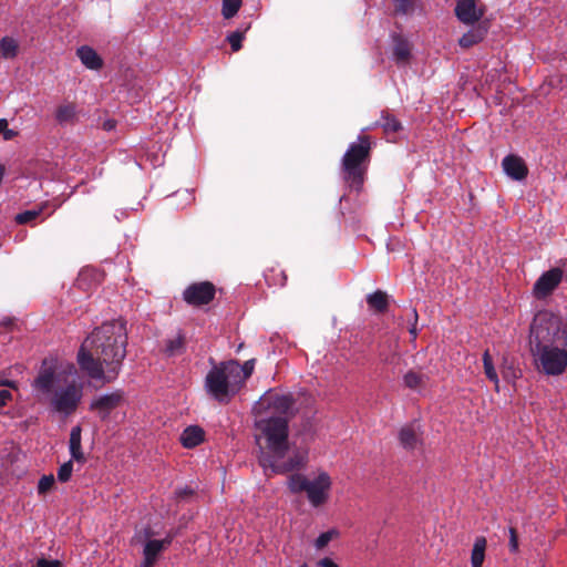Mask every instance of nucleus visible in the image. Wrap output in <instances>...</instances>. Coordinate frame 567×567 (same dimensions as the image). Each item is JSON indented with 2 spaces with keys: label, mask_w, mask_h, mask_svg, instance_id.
I'll return each mask as SVG.
<instances>
[{
  "label": "nucleus",
  "mask_w": 567,
  "mask_h": 567,
  "mask_svg": "<svg viewBox=\"0 0 567 567\" xmlns=\"http://www.w3.org/2000/svg\"><path fill=\"white\" fill-rule=\"evenodd\" d=\"M127 332L125 322L113 320L102 323L82 343L78 363L91 379L111 382L120 373L126 357Z\"/></svg>",
  "instance_id": "f257e3e1"
},
{
  "label": "nucleus",
  "mask_w": 567,
  "mask_h": 567,
  "mask_svg": "<svg viewBox=\"0 0 567 567\" xmlns=\"http://www.w3.org/2000/svg\"><path fill=\"white\" fill-rule=\"evenodd\" d=\"M289 417L268 416L256 421L259 431L257 440H264L260 445L259 464L267 476L289 474L306 467L308 456L306 452H289Z\"/></svg>",
  "instance_id": "f03ea898"
},
{
  "label": "nucleus",
  "mask_w": 567,
  "mask_h": 567,
  "mask_svg": "<svg viewBox=\"0 0 567 567\" xmlns=\"http://www.w3.org/2000/svg\"><path fill=\"white\" fill-rule=\"evenodd\" d=\"M371 138L369 135L361 134L357 143H351L346 151L341 169L343 179L355 190H360L364 184L368 166L371 158Z\"/></svg>",
  "instance_id": "7ed1b4c3"
},
{
  "label": "nucleus",
  "mask_w": 567,
  "mask_h": 567,
  "mask_svg": "<svg viewBox=\"0 0 567 567\" xmlns=\"http://www.w3.org/2000/svg\"><path fill=\"white\" fill-rule=\"evenodd\" d=\"M530 347H567V324L563 318L549 311H539L530 326Z\"/></svg>",
  "instance_id": "20e7f679"
},
{
  "label": "nucleus",
  "mask_w": 567,
  "mask_h": 567,
  "mask_svg": "<svg viewBox=\"0 0 567 567\" xmlns=\"http://www.w3.org/2000/svg\"><path fill=\"white\" fill-rule=\"evenodd\" d=\"M536 368L546 375H560L567 368V346L530 347Z\"/></svg>",
  "instance_id": "39448f33"
},
{
  "label": "nucleus",
  "mask_w": 567,
  "mask_h": 567,
  "mask_svg": "<svg viewBox=\"0 0 567 567\" xmlns=\"http://www.w3.org/2000/svg\"><path fill=\"white\" fill-rule=\"evenodd\" d=\"M82 398V390L75 384H69L66 388L56 391L51 399V405L54 411L71 415L79 406Z\"/></svg>",
  "instance_id": "423d86ee"
},
{
  "label": "nucleus",
  "mask_w": 567,
  "mask_h": 567,
  "mask_svg": "<svg viewBox=\"0 0 567 567\" xmlns=\"http://www.w3.org/2000/svg\"><path fill=\"white\" fill-rule=\"evenodd\" d=\"M216 287L210 281L193 282L183 291L184 301L192 307H203L215 299Z\"/></svg>",
  "instance_id": "0eeeda50"
},
{
  "label": "nucleus",
  "mask_w": 567,
  "mask_h": 567,
  "mask_svg": "<svg viewBox=\"0 0 567 567\" xmlns=\"http://www.w3.org/2000/svg\"><path fill=\"white\" fill-rule=\"evenodd\" d=\"M205 386L207 392L219 402H223L231 393V389L220 365L214 367L207 373Z\"/></svg>",
  "instance_id": "6e6552de"
},
{
  "label": "nucleus",
  "mask_w": 567,
  "mask_h": 567,
  "mask_svg": "<svg viewBox=\"0 0 567 567\" xmlns=\"http://www.w3.org/2000/svg\"><path fill=\"white\" fill-rule=\"evenodd\" d=\"M331 487V478L326 472H321L313 481H310L306 493L309 503L313 507L323 505L329 497V491Z\"/></svg>",
  "instance_id": "1a4fd4ad"
},
{
  "label": "nucleus",
  "mask_w": 567,
  "mask_h": 567,
  "mask_svg": "<svg viewBox=\"0 0 567 567\" xmlns=\"http://www.w3.org/2000/svg\"><path fill=\"white\" fill-rule=\"evenodd\" d=\"M295 404L291 394H279L276 392H267L260 398L259 405L278 414L277 416H286L290 414Z\"/></svg>",
  "instance_id": "9d476101"
},
{
  "label": "nucleus",
  "mask_w": 567,
  "mask_h": 567,
  "mask_svg": "<svg viewBox=\"0 0 567 567\" xmlns=\"http://www.w3.org/2000/svg\"><path fill=\"white\" fill-rule=\"evenodd\" d=\"M124 401L122 391L116 390L112 393L96 396L90 403V410L99 414L101 420H106L112 411L117 409Z\"/></svg>",
  "instance_id": "9b49d317"
},
{
  "label": "nucleus",
  "mask_w": 567,
  "mask_h": 567,
  "mask_svg": "<svg viewBox=\"0 0 567 567\" xmlns=\"http://www.w3.org/2000/svg\"><path fill=\"white\" fill-rule=\"evenodd\" d=\"M454 12L462 23L473 25L483 18L485 8L478 7V0H457Z\"/></svg>",
  "instance_id": "f8f14e48"
},
{
  "label": "nucleus",
  "mask_w": 567,
  "mask_h": 567,
  "mask_svg": "<svg viewBox=\"0 0 567 567\" xmlns=\"http://www.w3.org/2000/svg\"><path fill=\"white\" fill-rule=\"evenodd\" d=\"M563 278V271L559 268H553L544 272L534 285V295L542 299L550 295L559 285Z\"/></svg>",
  "instance_id": "ddd939ff"
},
{
  "label": "nucleus",
  "mask_w": 567,
  "mask_h": 567,
  "mask_svg": "<svg viewBox=\"0 0 567 567\" xmlns=\"http://www.w3.org/2000/svg\"><path fill=\"white\" fill-rule=\"evenodd\" d=\"M504 172L514 181H522L528 174L525 162L517 155L509 154L502 161Z\"/></svg>",
  "instance_id": "4468645a"
},
{
  "label": "nucleus",
  "mask_w": 567,
  "mask_h": 567,
  "mask_svg": "<svg viewBox=\"0 0 567 567\" xmlns=\"http://www.w3.org/2000/svg\"><path fill=\"white\" fill-rule=\"evenodd\" d=\"M55 380V370L53 367L48 365L44 360L42 367L38 373V377L33 381V386L35 390L42 393H50L53 389Z\"/></svg>",
  "instance_id": "2eb2a0df"
},
{
  "label": "nucleus",
  "mask_w": 567,
  "mask_h": 567,
  "mask_svg": "<svg viewBox=\"0 0 567 567\" xmlns=\"http://www.w3.org/2000/svg\"><path fill=\"white\" fill-rule=\"evenodd\" d=\"M225 373L227 382L234 394L237 389L246 381L243 377V369L237 361L230 360L219 364Z\"/></svg>",
  "instance_id": "dca6fc26"
},
{
  "label": "nucleus",
  "mask_w": 567,
  "mask_h": 567,
  "mask_svg": "<svg viewBox=\"0 0 567 567\" xmlns=\"http://www.w3.org/2000/svg\"><path fill=\"white\" fill-rule=\"evenodd\" d=\"M392 54L398 64H406L411 58V43L402 34L392 35Z\"/></svg>",
  "instance_id": "f3484780"
},
{
  "label": "nucleus",
  "mask_w": 567,
  "mask_h": 567,
  "mask_svg": "<svg viewBox=\"0 0 567 567\" xmlns=\"http://www.w3.org/2000/svg\"><path fill=\"white\" fill-rule=\"evenodd\" d=\"M488 32V25L486 22L474 25L471 30L462 35L458 40V44L463 49H470L475 44L482 42Z\"/></svg>",
  "instance_id": "a211bd4d"
},
{
  "label": "nucleus",
  "mask_w": 567,
  "mask_h": 567,
  "mask_svg": "<svg viewBox=\"0 0 567 567\" xmlns=\"http://www.w3.org/2000/svg\"><path fill=\"white\" fill-rule=\"evenodd\" d=\"M399 441L403 449L414 450L421 441L419 426L415 423H409L401 427Z\"/></svg>",
  "instance_id": "6ab92c4d"
},
{
  "label": "nucleus",
  "mask_w": 567,
  "mask_h": 567,
  "mask_svg": "<svg viewBox=\"0 0 567 567\" xmlns=\"http://www.w3.org/2000/svg\"><path fill=\"white\" fill-rule=\"evenodd\" d=\"M205 431L198 425L187 426L181 434L179 441L185 449H194L204 442Z\"/></svg>",
  "instance_id": "aec40b11"
},
{
  "label": "nucleus",
  "mask_w": 567,
  "mask_h": 567,
  "mask_svg": "<svg viewBox=\"0 0 567 567\" xmlns=\"http://www.w3.org/2000/svg\"><path fill=\"white\" fill-rule=\"evenodd\" d=\"M76 55L82 64L90 70H100L103 66L102 58L94 49L89 45H82L76 50Z\"/></svg>",
  "instance_id": "412c9836"
},
{
  "label": "nucleus",
  "mask_w": 567,
  "mask_h": 567,
  "mask_svg": "<svg viewBox=\"0 0 567 567\" xmlns=\"http://www.w3.org/2000/svg\"><path fill=\"white\" fill-rule=\"evenodd\" d=\"M164 550L162 543L158 539L148 540L143 549L144 560L141 567H153L157 560L158 555Z\"/></svg>",
  "instance_id": "4be33fe9"
},
{
  "label": "nucleus",
  "mask_w": 567,
  "mask_h": 567,
  "mask_svg": "<svg viewBox=\"0 0 567 567\" xmlns=\"http://www.w3.org/2000/svg\"><path fill=\"white\" fill-rule=\"evenodd\" d=\"M367 303L375 313H384L389 308V295L385 291L377 290L367 296Z\"/></svg>",
  "instance_id": "5701e85b"
},
{
  "label": "nucleus",
  "mask_w": 567,
  "mask_h": 567,
  "mask_svg": "<svg viewBox=\"0 0 567 567\" xmlns=\"http://www.w3.org/2000/svg\"><path fill=\"white\" fill-rule=\"evenodd\" d=\"M429 378L417 371L409 370L403 375V383L406 388L410 390L421 392L423 389H425Z\"/></svg>",
  "instance_id": "b1692460"
},
{
  "label": "nucleus",
  "mask_w": 567,
  "mask_h": 567,
  "mask_svg": "<svg viewBox=\"0 0 567 567\" xmlns=\"http://www.w3.org/2000/svg\"><path fill=\"white\" fill-rule=\"evenodd\" d=\"M78 110L74 103H65L58 106L55 111V120L59 124L64 125L76 121Z\"/></svg>",
  "instance_id": "393cba45"
},
{
  "label": "nucleus",
  "mask_w": 567,
  "mask_h": 567,
  "mask_svg": "<svg viewBox=\"0 0 567 567\" xmlns=\"http://www.w3.org/2000/svg\"><path fill=\"white\" fill-rule=\"evenodd\" d=\"M487 542L484 536L475 538L473 549L471 553V565L472 567H482L485 558V550Z\"/></svg>",
  "instance_id": "a878e982"
},
{
  "label": "nucleus",
  "mask_w": 567,
  "mask_h": 567,
  "mask_svg": "<svg viewBox=\"0 0 567 567\" xmlns=\"http://www.w3.org/2000/svg\"><path fill=\"white\" fill-rule=\"evenodd\" d=\"M378 124L383 128L384 133L390 136L399 133L403 126L402 123L388 111H383Z\"/></svg>",
  "instance_id": "bb28decb"
},
{
  "label": "nucleus",
  "mask_w": 567,
  "mask_h": 567,
  "mask_svg": "<svg viewBox=\"0 0 567 567\" xmlns=\"http://www.w3.org/2000/svg\"><path fill=\"white\" fill-rule=\"evenodd\" d=\"M70 453L72 458L78 462H84L85 457L81 447V427L74 426L70 433Z\"/></svg>",
  "instance_id": "cd10ccee"
},
{
  "label": "nucleus",
  "mask_w": 567,
  "mask_h": 567,
  "mask_svg": "<svg viewBox=\"0 0 567 567\" xmlns=\"http://www.w3.org/2000/svg\"><path fill=\"white\" fill-rule=\"evenodd\" d=\"M19 53V43L12 37H3L0 39V60L14 59Z\"/></svg>",
  "instance_id": "c85d7f7f"
},
{
  "label": "nucleus",
  "mask_w": 567,
  "mask_h": 567,
  "mask_svg": "<svg viewBox=\"0 0 567 567\" xmlns=\"http://www.w3.org/2000/svg\"><path fill=\"white\" fill-rule=\"evenodd\" d=\"M185 348V336L179 332L176 337L166 340L164 352L168 357H175L184 353Z\"/></svg>",
  "instance_id": "c756f323"
},
{
  "label": "nucleus",
  "mask_w": 567,
  "mask_h": 567,
  "mask_svg": "<svg viewBox=\"0 0 567 567\" xmlns=\"http://www.w3.org/2000/svg\"><path fill=\"white\" fill-rule=\"evenodd\" d=\"M290 473L291 474L289 475V477L287 480V486H288L289 491L292 494H299L301 492H306L307 486L310 481L302 474H298V473H293V472H290Z\"/></svg>",
  "instance_id": "7c9ffc66"
},
{
  "label": "nucleus",
  "mask_w": 567,
  "mask_h": 567,
  "mask_svg": "<svg viewBox=\"0 0 567 567\" xmlns=\"http://www.w3.org/2000/svg\"><path fill=\"white\" fill-rule=\"evenodd\" d=\"M483 367H484V373L486 378L495 384V390H499V380L497 372L494 368L492 355L489 354V351L486 350L483 353Z\"/></svg>",
  "instance_id": "2f4dec72"
},
{
  "label": "nucleus",
  "mask_w": 567,
  "mask_h": 567,
  "mask_svg": "<svg viewBox=\"0 0 567 567\" xmlns=\"http://www.w3.org/2000/svg\"><path fill=\"white\" fill-rule=\"evenodd\" d=\"M250 24L248 23L244 29H238L227 35V41L230 44L233 52H238L241 49V42L245 38V33L249 30Z\"/></svg>",
  "instance_id": "473e14b6"
},
{
  "label": "nucleus",
  "mask_w": 567,
  "mask_h": 567,
  "mask_svg": "<svg viewBox=\"0 0 567 567\" xmlns=\"http://www.w3.org/2000/svg\"><path fill=\"white\" fill-rule=\"evenodd\" d=\"M243 0H223L221 14L225 19L234 18L241 7Z\"/></svg>",
  "instance_id": "72a5a7b5"
},
{
  "label": "nucleus",
  "mask_w": 567,
  "mask_h": 567,
  "mask_svg": "<svg viewBox=\"0 0 567 567\" xmlns=\"http://www.w3.org/2000/svg\"><path fill=\"white\" fill-rule=\"evenodd\" d=\"M395 1V14L408 16L412 14L416 7V0H394Z\"/></svg>",
  "instance_id": "f704fd0d"
},
{
  "label": "nucleus",
  "mask_w": 567,
  "mask_h": 567,
  "mask_svg": "<svg viewBox=\"0 0 567 567\" xmlns=\"http://www.w3.org/2000/svg\"><path fill=\"white\" fill-rule=\"evenodd\" d=\"M40 214L41 209H30L18 214L14 219L18 224L24 225L38 218Z\"/></svg>",
  "instance_id": "c9c22d12"
},
{
  "label": "nucleus",
  "mask_w": 567,
  "mask_h": 567,
  "mask_svg": "<svg viewBox=\"0 0 567 567\" xmlns=\"http://www.w3.org/2000/svg\"><path fill=\"white\" fill-rule=\"evenodd\" d=\"M338 535L339 533L336 529H330L328 532L321 533L316 539L315 545L318 549H322L329 544V542H331Z\"/></svg>",
  "instance_id": "e433bc0d"
},
{
  "label": "nucleus",
  "mask_w": 567,
  "mask_h": 567,
  "mask_svg": "<svg viewBox=\"0 0 567 567\" xmlns=\"http://www.w3.org/2000/svg\"><path fill=\"white\" fill-rule=\"evenodd\" d=\"M299 433L313 440L316 435V425L312 417H307L302 421Z\"/></svg>",
  "instance_id": "4c0bfd02"
},
{
  "label": "nucleus",
  "mask_w": 567,
  "mask_h": 567,
  "mask_svg": "<svg viewBox=\"0 0 567 567\" xmlns=\"http://www.w3.org/2000/svg\"><path fill=\"white\" fill-rule=\"evenodd\" d=\"M54 476L52 474L50 475H43L38 483V493L40 495H43L48 493L54 485Z\"/></svg>",
  "instance_id": "58836bf2"
},
{
  "label": "nucleus",
  "mask_w": 567,
  "mask_h": 567,
  "mask_svg": "<svg viewBox=\"0 0 567 567\" xmlns=\"http://www.w3.org/2000/svg\"><path fill=\"white\" fill-rule=\"evenodd\" d=\"M73 471L72 461L65 462L58 470V480L62 483H65L70 480Z\"/></svg>",
  "instance_id": "ea45409f"
},
{
  "label": "nucleus",
  "mask_w": 567,
  "mask_h": 567,
  "mask_svg": "<svg viewBox=\"0 0 567 567\" xmlns=\"http://www.w3.org/2000/svg\"><path fill=\"white\" fill-rule=\"evenodd\" d=\"M509 550L516 553L518 550V534L515 527H509Z\"/></svg>",
  "instance_id": "a19ab883"
},
{
  "label": "nucleus",
  "mask_w": 567,
  "mask_h": 567,
  "mask_svg": "<svg viewBox=\"0 0 567 567\" xmlns=\"http://www.w3.org/2000/svg\"><path fill=\"white\" fill-rule=\"evenodd\" d=\"M195 491L192 487L185 486L175 491V495L178 499L185 501L194 496Z\"/></svg>",
  "instance_id": "79ce46f5"
},
{
  "label": "nucleus",
  "mask_w": 567,
  "mask_h": 567,
  "mask_svg": "<svg viewBox=\"0 0 567 567\" xmlns=\"http://www.w3.org/2000/svg\"><path fill=\"white\" fill-rule=\"evenodd\" d=\"M240 367L243 369V377L247 380L254 372L255 360H247L243 365L240 364Z\"/></svg>",
  "instance_id": "37998d69"
},
{
  "label": "nucleus",
  "mask_w": 567,
  "mask_h": 567,
  "mask_svg": "<svg viewBox=\"0 0 567 567\" xmlns=\"http://www.w3.org/2000/svg\"><path fill=\"white\" fill-rule=\"evenodd\" d=\"M37 567H62V563L58 559L40 558L37 561Z\"/></svg>",
  "instance_id": "c03bdc74"
},
{
  "label": "nucleus",
  "mask_w": 567,
  "mask_h": 567,
  "mask_svg": "<svg viewBox=\"0 0 567 567\" xmlns=\"http://www.w3.org/2000/svg\"><path fill=\"white\" fill-rule=\"evenodd\" d=\"M417 320H419L417 311H416V309H412V322H411L409 332L413 339H416V337H417V328H416Z\"/></svg>",
  "instance_id": "a18cd8bd"
},
{
  "label": "nucleus",
  "mask_w": 567,
  "mask_h": 567,
  "mask_svg": "<svg viewBox=\"0 0 567 567\" xmlns=\"http://www.w3.org/2000/svg\"><path fill=\"white\" fill-rule=\"evenodd\" d=\"M12 400V393L9 390H0V408L6 406Z\"/></svg>",
  "instance_id": "49530a36"
},
{
  "label": "nucleus",
  "mask_w": 567,
  "mask_h": 567,
  "mask_svg": "<svg viewBox=\"0 0 567 567\" xmlns=\"http://www.w3.org/2000/svg\"><path fill=\"white\" fill-rule=\"evenodd\" d=\"M321 567H339L331 558L324 557L318 561Z\"/></svg>",
  "instance_id": "de8ad7c7"
},
{
  "label": "nucleus",
  "mask_w": 567,
  "mask_h": 567,
  "mask_svg": "<svg viewBox=\"0 0 567 567\" xmlns=\"http://www.w3.org/2000/svg\"><path fill=\"white\" fill-rule=\"evenodd\" d=\"M2 135H3V140L11 141V140H13L18 135V132L7 127L3 131Z\"/></svg>",
  "instance_id": "09e8293b"
},
{
  "label": "nucleus",
  "mask_w": 567,
  "mask_h": 567,
  "mask_svg": "<svg viewBox=\"0 0 567 567\" xmlns=\"http://www.w3.org/2000/svg\"><path fill=\"white\" fill-rule=\"evenodd\" d=\"M173 539H174V535L169 533L166 535L165 538H163L158 542L162 543V547L165 549L172 544Z\"/></svg>",
  "instance_id": "8fccbe9b"
},
{
  "label": "nucleus",
  "mask_w": 567,
  "mask_h": 567,
  "mask_svg": "<svg viewBox=\"0 0 567 567\" xmlns=\"http://www.w3.org/2000/svg\"><path fill=\"white\" fill-rule=\"evenodd\" d=\"M0 386L16 388V382L11 380L0 379Z\"/></svg>",
  "instance_id": "3c124183"
},
{
  "label": "nucleus",
  "mask_w": 567,
  "mask_h": 567,
  "mask_svg": "<svg viewBox=\"0 0 567 567\" xmlns=\"http://www.w3.org/2000/svg\"><path fill=\"white\" fill-rule=\"evenodd\" d=\"M114 127H115V121L107 120L103 123V128L106 131H111Z\"/></svg>",
  "instance_id": "603ef678"
},
{
  "label": "nucleus",
  "mask_w": 567,
  "mask_h": 567,
  "mask_svg": "<svg viewBox=\"0 0 567 567\" xmlns=\"http://www.w3.org/2000/svg\"><path fill=\"white\" fill-rule=\"evenodd\" d=\"M8 126V121L6 118H0V134L3 133V131L7 128Z\"/></svg>",
  "instance_id": "864d4df0"
},
{
  "label": "nucleus",
  "mask_w": 567,
  "mask_h": 567,
  "mask_svg": "<svg viewBox=\"0 0 567 567\" xmlns=\"http://www.w3.org/2000/svg\"><path fill=\"white\" fill-rule=\"evenodd\" d=\"M11 324H13V321L10 318L4 319L3 321H1V326H3V327H10Z\"/></svg>",
  "instance_id": "5fc2aeb1"
},
{
  "label": "nucleus",
  "mask_w": 567,
  "mask_h": 567,
  "mask_svg": "<svg viewBox=\"0 0 567 567\" xmlns=\"http://www.w3.org/2000/svg\"><path fill=\"white\" fill-rule=\"evenodd\" d=\"M393 358H394V355H392L391 358L385 357V358H383V360H384L385 362H392V361H393Z\"/></svg>",
  "instance_id": "6e6d98bb"
},
{
  "label": "nucleus",
  "mask_w": 567,
  "mask_h": 567,
  "mask_svg": "<svg viewBox=\"0 0 567 567\" xmlns=\"http://www.w3.org/2000/svg\"><path fill=\"white\" fill-rule=\"evenodd\" d=\"M145 533H146V536H147V537L153 535V533H152V530H151L150 528H147V529L145 530Z\"/></svg>",
  "instance_id": "4d7b16f0"
},
{
  "label": "nucleus",
  "mask_w": 567,
  "mask_h": 567,
  "mask_svg": "<svg viewBox=\"0 0 567 567\" xmlns=\"http://www.w3.org/2000/svg\"><path fill=\"white\" fill-rule=\"evenodd\" d=\"M300 567H308L306 564L301 565Z\"/></svg>",
  "instance_id": "13d9d810"
}]
</instances>
